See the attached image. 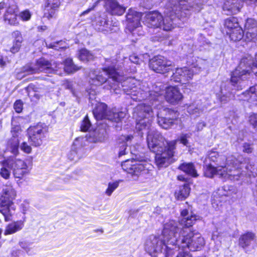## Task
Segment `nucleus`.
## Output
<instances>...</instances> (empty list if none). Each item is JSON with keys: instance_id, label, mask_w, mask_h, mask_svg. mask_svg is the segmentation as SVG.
<instances>
[{"instance_id": "1", "label": "nucleus", "mask_w": 257, "mask_h": 257, "mask_svg": "<svg viewBox=\"0 0 257 257\" xmlns=\"http://www.w3.org/2000/svg\"><path fill=\"white\" fill-rule=\"evenodd\" d=\"M121 65L117 64L116 60L107 59L102 71H94L90 74V83L92 86L88 89L87 92L90 99L91 96L96 94L94 86L101 85L107 80V77L111 78L114 82L110 86L116 94L121 92L130 95L135 101L145 100L149 101L152 104L162 99L164 86L160 83L152 85L151 88L148 85L144 84L142 88L138 87L140 82L133 77L125 78L120 75L119 69ZM154 115L152 107L147 102L138 104L134 109L133 116L136 119V128L139 133L141 131L147 132L151 126V122Z\"/></svg>"}, {"instance_id": "2", "label": "nucleus", "mask_w": 257, "mask_h": 257, "mask_svg": "<svg viewBox=\"0 0 257 257\" xmlns=\"http://www.w3.org/2000/svg\"><path fill=\"white\" fill-rule=\"evenodd\" d=\"M204 163V175L212 178L215 175L223 180H238L243 176L255 177L257 171L249 158L236 159L233 156L226 157L217 152H209Z\"/></svg>"}, {"instance_id": "3", "label": "nucleus", "mask_w": 257, "mask_h": 257, "mask_svg": "<svg viewBox=\"0 0 257 257\" xmlns=\"http://www.w3.org/2000/svg\"><path fill=\"white\" fill-rule=\"evenodd\" d=\"M182 234L177 235V240L174 243L171 242L172 239L164 240L155 235H150L145 242V249L152 256L158 254L162 257L172 256L179 249H189L190 251L199 250L204 246L205 241L202 235L196 231L184 229Z\"/></svg>"}, {"instance_id": "4", "label": "nucleus", "mask_w": 257, "mask_h": 257, "mask_svg": "<svg viewBox=\"0 0 257 257\" xmlns=\"http://www.w3.org/2000/svg\"><path fill=\"white\" fill-rule=\"evenodd\" d=\"M141 136L147 134V141L149 149L156 154L155 163L158 168L166 167L172 162L177 141L187 146L189 137L188 134H182L176 140L166 141L160 133L151 127L147 132L139 133Z\"/></svg>"}, {"instance_id": "5", "label": "nucleus", "mask_w": 257, "mask_h": 257, "mask_svg": "<svg viewBox=\"0 0 257 257\" xmlns=\"http://www.w3.org/2000/svg\"><path fill=\"white\" fill-rule=\"evenodd\" d=\"M62 68L64 71L68 73H72L80 69L75 65L71 58H68L64 62V64H56L55 68L47 60L44 58H41L37 60L35 63L28 64L23 68V71L27 74H33L44 72L46 73H55L60 75L61 72H59V69Z\"/></svg>"}, {"instance_id": "6", "label": "nucleus", "mask_w": 257, "mask_h": 257, "mask_svg": "<svg viewBox=\"0 0 257 257\" xmlns=\"http://www.w3.org/2000/svg\"><path fill=\"white\" fill-rule=\"evenodd\" d=\"M3 167L0 170V175L5 179H9L11 171L15 178L22 180L24 176L29 174L32 169V163L16 157H9L2 162Z\"/></svg>"}, {"instance_id": "7", "label": "nucleus", "mask_w": 257, "mask_h": 257, "mask_svg": "<svg viewBox=\"0 0 257 257\" xmlns=\"http://www.w3.org/2000/svg\"><path fill=\"white\" fill-rule=\"evenodd\" d=\"M199 219V216L195 214H191L187 218H182L180 220L177 221L174 220H170L164 224L162 232V238L164 240H169L172 239L171 242L174 243L177 240V235L182 234L184 229H187L191 230V227Z\"/></svg>"}, {"instance_id": "8", "label": "nucleus", "mask_w": 257, "mask_h": 257, "mask_svg": "<svg viewBox=\"0 0 257 257\" xmlns=\"http://www.w3.org/2000/svg\"><path fill=\"white\" fill-rule=\"evenodd\" d=\"M0 195V212L6 221H10L16 210L13 201L17 196V191L11 183H7L3 185Z\"/></svg>"}, {"instance_id": "9", "label": "nucleus", "mask_w": 257, "mask_h": 257, "mask_svg": "<svg viewBox=\"0 0 257 257\" xmlns=\"http://www.w3.org/2000/svg\"><path fill=\"white\" fill-rule=\"evenodd\" d=\"M208 67V62L202 59L196 60L189 67L177 68L172 75L171 80L182 84H186L192 79L194 74H198Z\"/></svg>"}, {"instance_id": "10", "label": "nucleus", "mask_w": 257, "mask_h": 257, "mask_svg": "<svg viewBox=\"0 0 257 257\" xmlns=\"http://www.w3.org/2000/svg\"><path fill=\"white\" fill-rule=\"evenodd\" d=\"M147 165L135 160H127L121 164L122 169L133 181H142L148 177L149 168H147Z\"/></svg>"}, {"instance_id": "11", "label": "nucleus", "mask_w": 257, "mask_h": 257, "mask_svg": "<svg viewBox=\"0 0 257 257\" xmlns=\"http://www.w3.org/2000/svg\"><path fill=\"white\" fill-rule=\"evenodd\" d=\"M106 136V131L105 129H98L94 132H91L87 135L86 137H78L75 139L72 144V153L76 154V151L84 154L83 147L86 146V142L90 143H96L102 142Z\"/></svg>"}, {"instance_id": "12", "label": "nucleus", "mask_w": 257, "mask_h": 257, "mask_svg": "<svg viewBox=\"0 0 257 257\" xmlns=\"http://www.w3.org/2000/svg\"><path fill=\"white\" fill-rule=\"evenodd\" d=\"M93 113L97 120L106 119L115 122H118L125 116V113L122 111L117 112L115 109L108 110L106 104L104 103H98Z\"/></svg>"}, {"instance_id": "13", "label": "nucleus", "mask_w": 257, "mask_h": 257, "mask_svg": "<svg viewBox=\"0 0 257 257\" xmlns=\"http://www.w3.org/2000/svg\"><path fill=\"white\" fill-rule=\"evenodd\" d=\"M48 128L44 124L38 123L28 129L29 141L35 147L40 146L46 137Z\"/></svg>"}, {"instance_id": "14", "label": "nucleus", "mask_w": 257, "mask_h": 257, "mask_svg": "<svg viewBox=\"0 0 257 257\" xmlns=\"http://www.w3.org/2000/svg\"><path fill=\"white\" fill-rule=\"evenodd\" d=\"M100 1H97L92 7L83 11L81 13L80 16L88 14L90 11L94 9ZM104 7L106 11L112 15L121 16L125 11V8L119 5L116 0H105Z\"/></svg>"}, {"instance_id": "15", "label": "nucleus", "mask_w": 257, "mask_h": 257, "mask_svg": "<svg viewBox=\"0 0 257 257\" xmlns=\"http://www.w3.org/2000/svg\"><path fill=\"white\" fill-rule=\"evenodd\" d=\"M150 68L157 73H165L172 68V62L161 55L155 56L150 60Z\"/></svg>"}, {"instance_id": "16", "label": "nucleus", "mask_w": 257, "mask_h": 257, "mask_svg": "<svg viewBox=\"0 0 257 257\" xmlns=\"http://www.w3.org/2000/svg\"><path fill=\"white\" fill-rule=\"evenodd\" d=\"M158 124L164 129H169L174 124V120L178 117L177 112L169 109H163L156 112Z\"/></svg>"}, {"instance_id": "17", "label": "nucleus", "mask_w": 257, "mask_h": 257, "mask_svg": "<svg viewBox=\"0 0 257 257\" xmlns=\"http://www.w3.org/2000/svg\"><path fill=\"white\" fill-rule=\"evenodd\" d=\"M239 245L247 253L254 249L256 245V236L254 233L247 232L239 238Z\"/></svg>"}, {"instance_id": "18", "label": "nucleus", "mask_w": 257, "mask_h": 257, "mask_svg": "<svg viewBox=\"0 0 257 257\" xmlns=\"http://www.w3.org/2000/svg\"><path fill=\"white\" fill-rule=\"evenodd\" d=\"M95 20L98 23V25L100 26L97 29L99 31H107V32H116L118 30V23L115 21L112 20V17H110L111 19L109 21L108 19L106 20L105 17H95Z\"/></svg>"}, {"instance_id": "19", "label": "nucleus", "mask_w": 257, "mask_h": 257, "mask_svg": "<svg viewBox=\"0 0 257 257\" xmlns=\"http://www.w3.org/2000/svg\"><path fill=\"white\" fill-rule=\"evenodd\" d=\"M242 1L245 2L248 4H251L256 2V0H226L224 4L223 9L224 11H227L230 13L225 14L226 15H236L241 7L240 3Z\"/></svg>"}, {"instance_id": "20", "label": "nucleus", "mask_w": 257, "mask_h": 257, "mask_svg": "<svg viewBox=\"0 0 257 257\" xmlns=\"http://www.w3.org/2000/svg\"><path fill=\"white\" fill-rule=\"evenodd\" d=\"M165 97L168 102L175 104L182 100L183 95L177 87L169 86L166 88Z\"/></svg>"}, {"instance_id": "21", "label": "nucleus", "mask_w": 257, "mask_h": 257, "mask_svg": "<svg viewBox=\"0 0 257 257\" xmlns=\"http://www.w3.org/2000/svg\"><path fill=\"white\" fill-rule=\"evenodd\" d=\"M23 220L14 221L9 223L6 227L4 234L5 235L14 234L21 230L24 226V223L26 221V216H23Z\"/></svg>"}, {"instance_id": "22", "label": "nucleus", "mask_w": 257, "mask_h": 257, "mask_svg": "<svg viewBox=\"0 0 257 257\" xmlns=\"http://www.w3.org/2000/svg\"><path fill=\"white\" fill-rule=\"evenodd\" d=\"M204 2L203 0H195V2L191 3L190 2L184 0L179 2V6L182 10H192L198 12L202 9Z\"/></svg>"}, {"instance_id": "23", "label": "nucleus", "mask_w": 257, "mask_h": 257, "mask_svg": "<svg viewBox=\"0 0 257 257\" xmlns=\"http://www.w3.org/2000/svg\"><path fill=\"white\" fill-rule=\"evenodd\" d=\"M126 28L132 34L133 36H135L141 30L140 26V19L139 17H126Z\"/></svg>"}, {"instance_id": "24", "label": "nucleus", "mask_w": 257, "mask_h": 257, "mask_svg": "<svg viewBox=\"0 0 257 257\" xmlns=\"http://www.w3.org/2000/svg\"><path fill=\"white\" fill-rule=\"evenodd\" d=\"M234 97L233 92L230 90L228 86L223 85L221 86L220 93L217 94V98L220 102L226 103Z\"/></svg>"}, {"instance_id": "25", "label": "nucleus", "mask_w": 257, "mask_h": 257, "mask_svg": "<svg viewBox=\"0 0 257 257\" xmlns=\"http://www.w3.org/2000/svg\"><path fill=\"white\" fill-rule=\"evenodd\" d=\"M19 143L20 141L18 138H12L7 142L5 151L10 152L14 155L13 157L17 158V156L19 153Z\"/></svg>"}, {"instance_id": "26", "label": "nucleus", "mask_w": 257, "mask_h": 257, "mask_svg": "<svg viewBox=\"0 0 257 257\" xmlns=\"http://www.w3.org/2000/svg\"><path fill=\"white\" fill-rule=\"evenodd\" d=\"M132 136H121L118 139V143L119 145V149L118 152V156L120 157L125 154V150L128 144L133 139Z\"/></svg>"}, {"instance_id": "27", "label": "nucleus", "mask_w": 257, "mask_h": 257, "mask_svg": "<svg viewBox=\"0 0 257 257\" xmlns=\"http://www.w3.org/2000/svg\"><path fill=\"white\" fill-rule=\"evenodd\" d=\"M256 22L252 18H248L245 24V28L250 31L247 32L246 33V37L248 41H251L255 37V34L254 33L253 29H255L256 26Z\"/></svg>"}, {"instance_id": "28", "label": "nucleus", "mask_w": 257, "mask_h": 257, "mask_svg": "<svg viewBox=\"0 0 257 257\" xmlns=\"http://www.w3.org/2000/svg\"><path fill=\"white\" fill-rule=\"evenodd\" d=\"M60 4V0H47L45 8V13H47L49 16H52L58 10Z\"/></svg>"}, {"instance_id": "29", "label": "nucleus", "mask_w": 257, "mask_h": 257, "mask_svg": "<svg viewBox=\"0 0 257 257\" xmlns=\"http://www.w3.org/2000/svg\"><path fill=\"white\" fill-rule=\"evenodd\" d=\"M145 25L148 27L158 28L162 27V19L160 17H141Z\"/></svg>"}, {"instance_id": "30", "label": "nucleus", "mask_w": 257, "mask_h": 257, "mask_svg": "<svg viewBox=\"0 0 257 257\" xmlns=\"http://www.w3.org/2000/svg\"><path fill=\"white\" fill-rule=\"evenodd\" d=\"M190 188L187 183H185L183 186L179 187L178 190L175 193V197L180 200L185 199L189 195Z\"/></svg>"}, {"instance_id": "31", "label": "nucleus", "mask_w": 257, "mask_h": 257, "mask_svg": "<svg viewBox=\"0 0 257 257\" xmlns=\"http://www.w3.org/2000/svg\"><path fill=\"white\" fill-rule=\"evenodd\" d=\"M13 37L14 38V41L13 47L11 48V52L13 53H15L19 51L21 43L23 41V38L22 37L21 33L16 31L13 33Z\"/></svg>"}, {"instance_id": "32", "label": "nucleus", "mask_w": 257, "mask_h": 257, "mask_svg": "<svg viewBox=\"0 0 257 257\" xmlns=\"http://www.w3.org/2000/svg\"><path fill=\"white\" fill-rule=\"evenodd\" d=\"M162 19V27L165 31H170L174 28V22H176L180 20V17H174L172 19L171 17H160Z\"/></svg>"}, {"instance_id": "33", "label": "nucleus", "mask_w": 257, "mask_h": 257, "mask_svg": "<svg viewBox=\"0 0 257 257\" xmlns=\"http://www.w3.org/2000/svg\"><path fill=\"white\" fill-rule=\"evenodd\" d=\"M179 169L193 177L198 176L197 171L192 163H182L179 166Z\"/></svg>"}, {"instance_id": "34", "label": "nucleus", "mask_w": 257, "mask_h": 257, "mask_svg": "<svg viewBox=\"0 0 257 257\" xmlns=\"http://www.w3.org/2000/svg\"><path fill=\"white\" fill-rule=\"evenodd\" d=\"M226 34L229 35L230 40L234 42L240 40L243 36V32L240 27H235L231 31H226Z\"/></svg>"}, {"instance_id": "35", "label": "nucleus", "mask_w": 257, "mask_h": 257, "mask_svg": "<svg viewBox=\"0 0 257 257\" xmlns=\"http://www.w3.org/2000/svg\"><path fill=\"white\" fill-rule=\"evenodd\" d=\"M203 111L201 103L199 101L190 104L187 107V111L190 114L199 116Z\"/></svg>"}, {"instance_id": "36", "label": "nucleus", "mask_w": 257, "mask_h": 257, "mask_svg": "<svg viewBox=\"0 0 257 257\" xmlns=\"http://www.w3.org/2000/svg\"><path fill=\"white\" fill-rule=\"evenodd\" d=\"M78 55V58L81 61L86 62L93 60L95 54L90 52L86 49H82L79 51Z\"/></svg>"}, {"instance_id": "37", "label": "nucleus", "mask_w": 257, "mask_h": 257, "mask_svg": "<svg viewBox=\"0 0 257 257\" xmlns=\"http://www.w3.org/2000/svg\"><path fill=\"white\" fill-rule=\"evenodd\" d=\"M224 27L226 31H231L235 27H239L235 17H229L225 20Z\"/></svg>"}, {"instance_id": "38", "label": "nucleus", "mask_w": 257, "mask_h": 257, "mask_svg": "<svg viewBox=\"0 0 257 257\" xmlns=\"http://www.w3.org/2000/svg\"><path fill=\"white\" fill-rule=\"evenodd\" d=\"M120 180L116 181L114 182L109 183L108 185L107 189L105 191L106 194L110 196L112 192L118 187Z\"/></svg>"}, {"instance_id": "39", "label": "nucleus", "mask_w": 257, "mask_h": 257, "mask_svg": "<svg viewBox=\"0 0 257 257\" xmlns=\"http://www.w3.org/2000/svg\"><path fill=\"white\" fill-rule=\"evenodd\" d=\"M84 154L81 153V151L78 152L76 151V154L74 152L72 153V148H71V151L68 155V157L69 159L71 161H77L79 160L81 158L83 157Z\"/></svg>"}, {"instance_id": "40", "label": "nucleus", "mask_w": 257, "mask_h": 257, "mask_svg": "<svg viewBox=\"0 0 257 257\" xmlns=\"http://www.w3.org/2000/svg\"><path fill=\"white\" fill-rule=\"evenodd\" d=\"M91 125V122L88 118V116L86 115L84 118L81 122L80 126L81 131L82 132L88 131Z\"/></svg>"}, {"instance_id": "41", "label": "nucleus", "mask_w": 257, "mask_h": 257, "mask_svg": "<svg viewBox=\"0 0 257 257\" xmlns=\"http://www.w3.org/2000/svg\"><path fill=\"white\" fill-rule=\"evenodd\" d=\"M20 246L24 249L29 255H33L34 252L31 251L32 248L30 247V244L25 241H20L19 242Z\"/></svg>"}, {"instance_id": "42", "label": "nucleus", "mask_w": 257, "mask_h": 257, "mask_svg": "<svg viewBox=\"0 0 257 257\" xmlns=\"http://www.w3.org/2000/svg\"><path fill=\"white\" fill-rule=\"evenodd\" d=\"M226 187H222L221 188H219L218 190V192H217L219 194V195L225 196H230L231 195L230 192L232 191L233 187H227L228 190H226Z\"/></svg>"}, {"instance_id": "43", "label": "nucleus", "mask_w": 257, "mask_h": 257, "mask_svg": "<svg viewBox=\"0 0 257 257\" xmlns=\"http://www.w3.org/2000/svg\"><path fill=\"white\" fill-rule=\"evenodd\" d=\"M140 61V58H139L137 55L133 54L132 55L130 56L129 59L125 58L123 60V63H127L128 61H130L131 62L134 64H139Z\"/></svg>"}, {"instance_id": "44", "label": "nucleus", "mask_w": 257, "mask_h": 257, "mask_svg": "<svg viewBox=\"0 0 257 257\" xmlns=\"http://www.w3.org/2000/svg\"><path fill=\"white\" fill-rule=\"evenodd\" d=\"M63 43L64 42L62 41L57 42L54 43V44H50L49 45L48 47L53 48L55 50H59V49L66 48V46L63 45Z\"/></svg>"}, {"instance_id": "45", "label": "nucleus", "mask_w": 257, "mask_h": 257, "mask_svg": "<svg viewBox=\"0 0 257 257\" xmlns=\"http://www.w3.org/2000/svg\"><path fill=\"white\" fill-rule=\"evenodd\" d=\"M4 21L10 25L15 26L19 24L17 17H5Z\"/></svg>"}, {"instance_id": "46", "label": "nucleus", "mask_w": 257, "mask_h": 257, "mask_svg": "<svg viewBox=\"0 0 257 257\" xmlns=\"http://www.w3.org/2000/svg\"><path fill=\"white\" fill-rule=\"evenodd\" d=\"M249 121L253 127L257 130V114H251L249 117Z\"/></svg>"}, {"instance_id": "47", "label": "nucleus", "mask_w": 257, "mask_h": 257, "mask_svg": "<svg viewBox=\"0 0 257 257\" xmlns=\"http://www.w3.org/2000/svg\"><path fill=\"white\" fill-rule=\"evenodd\" d=\"M14 108L17 113L21 112L23 110V102L21 100H17L14 104Z\"/></svg>"}, {"instance_id": "48", "label": "nucleus", "mask_w": 257, "mask_h": 257, "mask_svg": "<svg viewBox=\"0 0 257 257\" xmlns=\"http://www.w3.org/2000/svg\"><path fill=\"white\" fill-rule=\"evenodd\" d=\"M22 151L27 154H30L32 151V148L30 146L28 145L26 142L23 143L20 146Z\"/></svg>"}, {"instance_id": "49", "label": "nucleus", "mask_w": 257, "mask_h": 257, "mask_svg": "<svg viewBox=\"0 0 257 257\" xmlns=\"http://www.w3.org/2000/svg\"><path fill=\"white\" fill-rule=\"evenodd\" d=\"M21 131V127L19 125L13 126L12 128L11 133L12 138L17 137L18 138L19 132Z\"/></svg>"}, {"instance_id": "50", "label": "nucleus", "mask_w": 257, "mask_h": 257, "mask_svg": "<svg viewBox=\"0 0 257 257\" xmlns=\"http://www.w3.org/2000/svg\"><path fill=\"white\" fill-rule=\"evenodd\" d=\"M253 148L251 145L248 143H244L243 145V152L247 154L251 153L252 152Z\"/></svg>"}, {"instance_id": "51", "label": "nucleus", "mask_w": 257, "mask_h": 257, "mask_svg": "<svg viewBox=\"0 0 257 257\" xmlns=\"http://www.w3.org/2000/svg\"><path fill=\"white\" fill-rule=\"evenodd\" d=\"M64 181L62 180H59L58 181H56L54 183L55 185V189L57 190H61L63 189L64 187L63 184H64Z\"/></svg>"}, {"instance_id": "52", "label": "nucleus", "mask_w": 257, "mask_h": 257, "mask_svg": "<svg viewBox=\"0 0 257 257\" xmlns=\"http://www.w3.org/2000/svg\"><path fill=\"white\" fill-rule=\"evenodd\" d=\"M142 14L136 11L135 9H130L126 16H142Z\"/></svg>"}, {"instance_id": "53", "label": "nucleus", "mask_w": 257, "mask_h": 257, "mask_svg": "<svg viewBox=\"0 0 257 257\" xmlns=\"http://www.w3.org/2000/svg\"><path fill=\"white\" fill-rule=\"evenodd\" d=\"M206 126V123L204 121H199L196 125L195 131L199 132L203 130V128Z\"/></svg>"}, {"instance_id": "54", "label": "nucleus", "mask_w": 257, "mask_h": 257, "mask_svg": "<svg viewBox=\"0 0 257 257\" xmlns=\"http://www.w3.org/2000/svg\"><path fill=\"white\" fill-rule=\"evenodd\" d=\"M29 204L27 203H24L21 205V211L24 215H25L26 214L27 211L29 209ZM24 216L25 215H24L23 216Z\"/></svg>"}, {"instance_id": "55", "label": "nucleus", "mask_w": 257, "mask_h": 257, "mask_svg": "<svg viewBox=\"0 0 257 257\" xmlns=\"http://www.w3.org/2000/svg\"><path fill=\"white\" fill-rule=\"evenodd\" d=\"M17 12V8L16 6L10 7L8 9L7 13L9 15H14L17 16L16 12Z\"/></svg>"}, {"instance_id": "56", "label": "nucleus", "mask_w": 257, "mask_h": 257, "mask_svg": "<svg viewBox=\"0 0 257 257\" xmlns=\"http://www.w3.org/2000/svg\"><path fill=\"white\" fill-rule=\"evenodd\" d=\"M177 257H192V256L188 251L182 250L179 252Z\"/></svg>"}, {"instance_id": "57", "label": "nucleus", "mask_w": 257, "mask_h": 257, "mask_svg": "<svg viewBox=\"0 0 257 257\" xmlns=\"http://www.w3.org/2000/svg\"><path fill=\"white\" fill-rule=\"evenodd\" d=\"M22 254V252L20 250H14L12 252V256L13 257H16L17 256H19Z\"/></svg>"}, {"instance_id": "58", "label": "nucleus", "mask_w": 257, "mask_h": 257, "mask_svg": "<svg viewBox=\"0 0 257 257\" xmlns=\"http://www.w3.org/2000/svg\"><path fill=\"white\" fill-rule=\"evenodd\" d=\"M181 215L183 218H187L188 216V211L187 209L183 210L181 212Z\"/></svg>"}, {"instance_id": "59", "label": "nucleus", "mask_w": 257, "mask_h": 257, "mask_svg": "<svg viewBox=\"0 0 257 257\" xmlns=\"http://www.w3.org/2000/svg\"><path fill=\"white\" fill-rule=\"evenodd\" d=\"M31 15L32 14L30 13L29 11L26 10H25V11H23L21 13V16H31Z\"/></svg>"}, {"instance_id": "60", "label": "nucleus", "mask_w": 257, "mask_h": 257, "mask_svg": "<svg viewBox=\"0 0 257 257\" xmlns=\"http://www.w3.org/2000/svg\"><path fill=\"white\" fill-rule=\"evenodd\" d=\"M6 62L3 60V57L0 54V66L3 67L6 66Z\"/></svg>"}, {"instance_id": "61", "label": "nucleus", "mask_w": 257, "mask_h": 257, "mask_svg": "<svg viewBox=\"0 0 257 257\" xmlns=\"http://www.w3.org/2000/svg\"><path fill=\"white\" fill-rule=\"evenodd\" d=\"M217 238V234L216 232H214L212 235V239L215 240Z\"/></svg>"}, {"instance_id": "62", "label": "nucleus", "mask_w": 257, "mask_h": 257, "mask_svg": "<svg viewBox=\"0 0 257 257\" xmlns=\"http://www.w3.org/2000/svg\"><path fill=\"white\" fill-rule=\"evenodd\" d=\"M23 21H28L30 20L31 17H20Z\"/></svg>"}, {"instance_id": "63", "label": "nucleus", "mask_w": 257, "mask_h": 257, "mask_svg": "<svg viewBox=\"0 0 257 257\" xmlns=\"http://www.w3.org/2000/svg\"><path fill=\"white\" fill-rule=\"evenodd\" d=\"M39 29H40L41 31H44L47 29V27L46 26H43L41 27H38Z\"/></svg>"}, {"instance_id": "64", "label": "nucleus", "mask_w": 257, "mask_h": 257, "mask_svg": "<svg viewBox=\"0 0 257 257\" xmlns=\"http://www.w3.org/2000/svg\"><path fill=\"white\" fill-rule=\"evenodd\" d=\"M94 232H100L101 233H102L103 232V230L102 229H98L94 230Z\"/></svg>"}]
</instances>
